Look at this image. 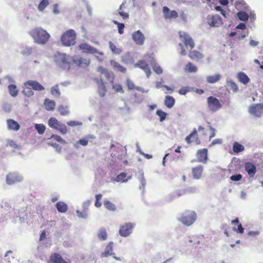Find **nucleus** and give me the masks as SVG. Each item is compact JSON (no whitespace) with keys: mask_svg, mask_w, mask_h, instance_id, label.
Segmentation results:
<instances>
[{"mask_svg":"<svg viewBox=\"0 0 263 263\" xmlns=\"http://www.w3.org/2000/svg\"><path fill=\"white\" fill-rule=\"evenodd\" d=\"M112 88L115 90L116 92H121L122 93L124 92L122 86L120 84L113 85Z\"/></svg>","mask_w":263,"mask_h":263,"instance_id":"nucleus-54","label":"nucleus"},{"mask_svg":"<svg viewBox=\"0 0 263 263\" xmlns=\"http://www.w3.org/2000/svg\"><path fill=\"white\" fill-rule=\"evenodd\" d=\"M51 92L52 95L59 97L61 93L59 89L58 86L57 85L51 88Z\"/></svg>","mask_w":263,"mask_h":263,"instance_id":"nucleus-51","label":"nucleus"},{"mask_svg":"<svg viewBox=\"0 0 263 263\" xmlns=\"http://www.w3.org/2000/svg\"><path fill=\"white\" fill-rule=\"evenodd\" d=\"M46 237V232L45 231H43L41 233L40 236V240H43Z\"/></svg>","mask_w":263,"mask_h":263,"instance_id":"nucleus-63","label":"nucleus"},{"mask_svg":"<svg viewBox=\"0 0 263 263\" xmlns=\"http://www.w3.org/2000/svg\"><path fill=\"white\" fill-rule=\"evenodd\" d=\"M119 14L120 16H121L124 19L128 18V14L127 13H126L124 11L123 12H119Z\"/></svg>","mask_w":263,"mask_h":263,"instance_id":"nucleus-61","label":"nucleus"},{"mask_svg":"<svg viewBox=\"0 0 263 263\" xmlns=\"http://www.w3.org/2000/svg\"><path fill=\"white\" fill-rule=\"evenodd\" d=\"M153 70L158 74H162L163 70L161 67L158 65H155L153 67Z\"/></svg>","mask_w":263,"mask_h":263,"instance_id":"nucleus-55","label":"nucleus"},{"mask_svg":"<svg viewBox=\"0 0 263 263\" xmlns=\"http://www.w3.org/2000/svg\"><path fill=\"white\" fill-rule=\"evenodd\" d=\"M263 105L260 104H256L252 105L249 108V112L255 116L259 117L262 112Z\"/></svg>","mask_w":263,"mask_h":263,"instance_id":"nucleus-15","label":"nucleus"},{"mask_svg":"<svg viewBox=\"0 0 263 263\" xmlns=\"http://www.w3.org/2000/svg\"><path fill=\"white\" fill-rule=\"evenodd\" d=\"M23 180V177L16 172L9 173L6 176V182L8 184H13Z\"/></svg>","mask_w":263,"mask_h":263,"instance_id":"nucleus-12","label":"nucleus"},{"mask_svg":"<svg viewBox=\"0 0 263 263\" xmlns=\"http://www.w3.org/2000/svg\"><path fill=\"white\" fill-rule=\"evenodd\" d=\"M8 89L10 92V94L12 97H16L18 94V90L17 89L16 86L15 85L11 84L8 86Z\"/></svg>","mask_w":263,"mask_h":263,"instance_id":"nucleus-39","label":"nucleus"},{"mask_svg":"<svg viewBox=\"0 0 263 263\" xmlns=\"http://www.w3.org/2000/svg\"><path fill=\"white\" fill-rule=\"evenodd\" d=\"M79 48L83 51V52L91 54L98 53V50L96 48L86 43H82L79 45Z\"/></svg>","mask_w":263,"mask_h":263,"instance_id":"nucleus-19","label":"nucleus"},{"mask_svg":"<svg viewBox=\"0 0 263 263\" xmlns=\"http://www.w3.org/2000/svg\"><path fill=\"white\" fill-rule=\"evenodd\" d=\"M31 48H26L24 51L22 52V54L23 55H29L31 53Z\"/></svg>","mask_w":263,"mask_h":263,"instance_id":"nucleus-60","label":"nucleus"},{"mask_svg":"<svg viewBox=\"0 0 263 263\" xmlns=\"http://www.w3.org/2000/svg\"><path fill=\"white\" fill-rule=\"evenodd\" d=\"M44 104L46 109L48 111L53 110L55 106V102L48 99H46L45 100Z\"/></svg>","mask_w":263,"mask_h":263,"instance_id":"nucleus-29","label":"nucleus"},{"mask_svg":"<svg viewBox=\"0 0 263 263\" xmlns=\"http://www.w3.org/2000/svg\"><path fill=\"white\" fill-rule=\"evenodd\" d=\"M110 64L111 66L114 68V69L118 71L121 72L122 73H125L126 72V68L123 66L121 65L117 62L111 60L110 61Z\"/></svg>","mask_w":263,"mask_h":263,"instance_id":"nucleus-26","label":"nucleus"},{"mask_svg":"<svg viewBox=\"0 0 263 263\" xmlns=\"http://www.w3.org/2000/svg\"><path fill=\"white\" fill-rule=\"evenodd\" d=\"M109 48L114 53L119 54L122 50L121 49L117 48L116 46L112 42H109Z\"/></svg>","mask_w":263,"mask_h":263,"instance_id":"nucleus-44","label":"nucleus"},{"mask_svg":"<svg viewBox=\"0 0 263 263\" xmlns=\"http://www.w3.org/2000/svg\"><path fill=\"white\" fill-rule=\"evenodd\" d=\"M72 62L79 67H87L90 62L89 58H84L82 57H78L72 60Z\"/></svg>","mask_w":263,"mask_h":263,"instance_id":"nucleus-16","label":"nucleus"},{"mask_svg":"<svg viewBox=\"0 0 263 263\" xmlns=\"http://www.w3.org/2000/svg\"><path fill=\"white\" fill-rule=\"evenodd\" d=\"M221 78L219 74H216L214 76H209L206 78V81L209 83H214L218 81Z\"/></svg>","mask_w":263,"mask_h":263,"instance_id":"nucleus-34","label":"nucleus"},{"mask_svg":"<svg viewBox=\"0 0 263 263\" xmlns=\"http://www.w3.org/2000/svg\"><path fill=\"white\" fill-rule=\"evenodd\" d=\"M67 125L70 126H74L78 125L81 124V123H79L78 122L74 121H70L67 123Z\"/></svg>","mask_w":263,"mask_h":263,"instance_id":"nucleus-58","label":"nucleus"},{"mask_svg":"<svg viewBox=\"0 0 263 263\" xmlns=\"http://www.w3.org/2000/svg\"><path fill=\"white\" fill-rule=\"evenodd\" d=\"M185 141L189 144H194L195 145H200L201 141L197 134V130L194 128L192 132L185 138Z\"/></svg>","mask_w":263,"mask_h":263,"instance_id":"nucleus-10","label":"nucleus"},{"mask_svg":"<svg viewBox=\"0 0 263 263\" xmlns=\"http://www.w3.org/2000/svg\"><path fill=\"white\" fill-rule=\"evenodd\" d=\"M23 92L25 96L28 97L32 96L34 94L33 91L31 89L29 86H25Z\"/></svg>","mask_w":263,"mask_h":263,"instance_id":"nucleus-48","label":"nucleus"},{"mask_svg":"<svg viewBox=\"0 0 263 263\" xmlns=\"http://www.w3.org/2000/svg\"><path fill=\"white\" fill-rule=\"evenodd\" d=\"M207 103L209 109L215 112L221 108L222 105L220 101L216 98L210 96L207 99Z\"/></svg>","mask_w":263,"mask_h":263,"instance_id":"nucleus-7","label":"nucleus"},{"mask_svg":"<svg viewBox=\"0 0 263 263\" xmlns=\"http://www.w3.org/2000/svg\"><path fill=\"white\" fill-rule=\"evenodd\" d=\"M78 143L83 146H86L88 144V141L85 139H80L78 141Z\"/></svg>","mask_w":263,"mask_h":263,"instance_id":"nucleus-59","label":"nucleus"},{"mask_svg":"<svg viewBox=\"0 0 263 263\" xmlns=\"http://www.w3.org/2000/svg\"><path fill=\"white\" fill-rule=\"evenodd\" d=\"M76 33L73 29H69L61 36V42L66 46H70L76 43Z\"/></svg>","mask_w":263,"mask_h":263,"instance_id":"nucleus-4","label":"nucleus"},{"mask_svg":"<svg viewBox=\"0 0 263 263\" xmlns=\"http://www.w3.org/2000/svg\"><path fill=\"white\" fill-rule=\"evenodd\" d=\"M98 237L100 240H105L107 239V235L105 228H102L100 229L98 233Z\"/></svg>","mask_w":263,"mask_h":263,"instance_id":"nucleus-35","label":"nucleus"},{"mask_svg":"<svg viewBox=\"0 0 263 263\" xmlns=\"http://www.w3.org/2000/svg\"><path fill=\"white\" fill-rule=\"evenodd\" d=\"M25 86H29L34 90H43L44 87L36 81L29 80L25 83Z\"/></svg>","mask_w":263,"mask_h":263,"instance_id":"nucleus-20","label":"nucleus"},{"mask_svg":"<svg viewBox=\"0 0 263 263\" xmlns=\"http://www.w3.org/2000/svg\"><path fill=\"white\" fill-rule=\"evenodd\" d=\"M104 205L105 207L108 209V210L111 211H115L116 209V205L111 202L110 201L108 200L104 201Z\"/></svg>","mask_w":263,"mask_h":263,"instance_id":"nucleus-40","label":"nucleus"},{"mask_svg":"<svg viewBox=\"0 0 263 263\" xmlns=\"http://www.w3.org/2000/svg\"><path fill=\"white\" fill-rule=\"evenodd\" d=\"M113 23L117 25L119 33L120 34L123 33L124 29V24L119 23L117 21H113Z\"/></svg>","mask_w":263,"mask_h":263,"instance_id":"nucleus-47","label":"nucleus"},{"mask_svg":"<svg viewBox=\"0 0 263 263\" xmlns=\"http://www.w3.org/2000/svg\"><path fill=\"white\" fill-rule=\"evenodd\" d=\"M48 125L59 131L62 134H66L67 129L66 125L59 122L55 118L51 117L48 120Z\"/></svg>","mask_w":263,"mask_h":263,"instance_id":"nucleus-6","label":"nucleus"},{"mask_svg":"<svg viewBox=\"0 0 263 263\" xmlns=\"http://www.w3.org/2000/svg\"><path fill=\"white\" fill-rule=\"evenodd\" d=\"M73 59L72 57L65 54H59L56 60L61 68L68 70L70 67V62Z\"/></svg>","mask_w":263,"mask_h":263,"instance_id":"nucleus-5","label":"nucleus"},{"mask_svg":"<svg viewBox=\"0 0 263 263\" xmlns=\"http://www.w3.org/2000/svg\"><path fill=\"white\" fill-rule=\"evenodd\" d=\"M203 171V167L202 165H198L193 167L192 170L193 178L199 179L201 178Z\"/></svg>","mask_w":263,"mask_h":263,"instance_id":"nucleus-22","label":"nucleus"},{"mask_svg":"<svg viewBox=\"0 0 263 263\" xmlns=\"http://www.w3.org/2000/svg\"><path fill=\"white\" fill-rule=\"evenodd\" d=\"M56 208L60 213H65L67 211V205L64 202L59 201L56 203Z\"/></svg>","mask_w":263,"mask_h":263,"instance_id":"nucleus-32","label":"nucleus"},{"mask_svg":"<svg viewBox=\"0 0 263 263\" xmlns=\"http://www.w3.org/2000/svg\"><path fill=\"white\" fill-rule=\"evenodd\" d=\"M58 110L60 114L62 116H66L68 115L69 111L67 106H64L63 105L59 106L58 107Z\"/></svg>","mask_w":263,"mask_h":263,"instance_id":"nucleus-46","label":"nucleus"},{"mask_svg":"<svg viewBox=\"0 0 263 263\" xmlns=\"http://www.w3.org/2000/svg\"><path fill=\"white\" fill-rule=\"evenodd\" d=\"M51 138H52L54 140L58 141V142H61L62 143H64V144H65L66 143V142L59 135H52L51 136Z\"/></svg>","mask_w":263,"mask_h":263,"instance_id":"nucleus-53","label":"nucleus"},{"mask_svg":"<svg viewBox=\"0 0 263 263\" xmlns=\"http://www.w3.org/2000/svg\"><path fill=\"white\" fill-rule=\"evenodd\" d=\"M48 144L49 145H50V146H52L53 147L55 148V150L57 152H58L59 153L61 152L62 147L59 144H58L57 143H50V142H49Z\"/></svg>","mask_w":263,"mask_h":263,"instance_id":"nucleus-57","label":"nucleus"},{"mask_svg":"<svg viewBox=\"0 0 263 263\" xmlns=\"http://www.w3.org/2000/svg\"><path fill=\"white\" fill-rule=\"evenodd\" d=\"M98 71L101 74L100 78H96L94 80L98 85V92L100 96L103 97L106 95L107 89L105 86V82L103 80L102 77H104L111 83H113L115 78L112 73L103 67H99L98 68Z\"/></svg>","mask_w":263,"mask_h":263,"instance_id":"nucleus-1","label":"nucleus"},{"mask_svg":"<svg viewBox=\"0 0 263 263\" xmlns=\"http://www.w3.org/2000/svg\"><path fill=\"white\" fill-rule=\"evenodd\" d=\"M221 139H215V140H214L212 142L210 146L213 145H215V144H221Z\"/></svg>","mask_w":263,"mask_h":263,"instance_id":"nucleus-62","label":"nucleus"},{"mask_svg":"<svg viewBox=\"0 0 263 263\" xmlns=\"http://www.w3.org/2000/svg\"><path fill=\"white\" fill-rule=\"evenodd\" d=\"M175 99L170 96H166L164 99V104L165 105L169 108H172L175 104Z\"/></svg>","mask_w":263,"mask_h":263,"instance_id":"nucleus-30","label":"nucleus"},{"mask_svg":"<svg viewBox=\"0 0 263 263\" xmlns=\"http://www.w3.org/2000/svg\"><path fill=\"white\" fill-rule=\"evenodd\" d=\"M226 87L228 90H232L234 93L239 90L237 85L232 80L227 81Z\"/></svg>","mask_w":263,"mask_h":263,"instance_id":"nucleus-27","label":"nucleus"},{"mask_svg":"<svg viewBox=\"0 0 263 263\" xmlns=\"http://www.w3.org/2000/svg\"><path fill=\"white\" fill-rule=\"evenodd\" d=\"M34 127L39 134L42 135L45 132L46 127L44 124H35Z\"/></svg>","mask_w":263,"mask_h":263,"instance_id":"nucleus-42","label":"nucleus"},{"mask_svg":"<svg viewBox=\"0 0 263 263\" xmlns=\"http://www.w3.org/2000/svg\"><path fill=\"white\" fill-rule=\"evenodd\" d=\"M162 12L165 19L171 20L172 18H176L178 17V14L176 11H171L166 6H164L163 7Z\"/></svg>","mask_w":263,"mask_h":263,"instance_id":"nucleus-14","label":"nucleus"},{"mask_svg":"<svg viewBox=\"0 0 263 263\" xmlns=\"http://www.w3.org/2000/svg\"><path fill=\"white\" fill-rule=\"evenodd\" d=\"M237 16L239 19L242 21H246L249 18V15L244 11H241L237 13Z\"/></svg>","mask_w":263,"mask_h":263,"instance_id":"nucleus-43","label":"nucleus"},{"mask_svg":"<svg viewBox=\"0 0 263 263\" xmlns=\"http://www.w3.org/2000/svg\"><path fill=\"white\" fill-rule=\"evenodd\" d=\"M102 197V195L101 194H97L96 195V201L95 203V205L97 208H100L102 203L100 202V200L101 199Z\"/></svg>","mask_w":263,"mask_h":263,"instance_id":"nucleus-50","label":"nucleus"},{"mask_svg":"<svg viewBox=\"0 0 263 263\" xmlns=\"http://www.w3.org/2000/svg\"><path fill=\"white\" fill-rule=\"evenodd\" d=\"M238 78L240 82L244 84H247L249 81V78L244 72H239L238 74Z\"/></svg>","mask_w":263,"mask_h":263,"instance_id":"nucleus-38","label":"nucleus"},{"mask_svg":"<svg viewBox=\"0 0 263 263\" xmlns=\"http://www.w3.org/2000/svg\"><path fill=\"white\" fill-rule=\"evenodd\" d=\"M29 33L35 43L42 45L46 44L50 37L49 34L41 28H34Z\"/></svg>","mask_w":263,"mask_h":263,"instance_id":"nucleus-2","label":"nucleus"},{"mask_svg":"<svg viewBox=\"0 0 263 263\" xmlns=\"http://www.w3.org/2000/svg\"><path fill=\"white\" fill-rule=\"evenodd\" d=\"M113 251V242L112 241L109 242L106 246L105 250L101 253V256L102 257H107L111 255H115L112 252Z\"/></svg>","mask_w":263,"mask_h":263,"instance_id":"nucleus-24","label":"nucleus"},{"mask_svg":"<svg viewBox=\"0 0 263 263\" xmlns=\"http://www.w3.org/2000/svg\"><path fill=\"white\" fill-rule=\"evenodd\" d=\"M48 5L49 2L48 0H42L38 5V9L42 11Z\"/></svg>","mask_w":263,"mask_h":263,"instance_id":"nucleus-45","label":"nucleus"},{"mask_svg":"<svg viewBox=\"0 0 263 263\" xmlns=\"http://www.w3.org/2000/svg\"><path fill=\"white\" fill-rule=\"evenodd\" d=\"M207 23L212 27H219L223 24L221 17L217 15H209L207 16Z\"/></svg>","mask_w":263,"mask_h":263,"instance_id":"nucleus-9","label":"nucleus"},{"mask_svg":"<svg viewBox=\"0 0 263 263\" xmlns=\"http://www.w3.org/2000/svg\"><path fill=\"white\" fill-rule=\"evenodd\" d=\"M245 168L250 177H253L256 172V166L252 162L245 163Z\"/></svg>","mask_w":263,"mask_h":263,"instance_id":"nucleus-21","label":"nucleus"},{"mask_svg":"<svg viewBox=\"0 0 263 263\" xmlns=\"http://www.w3.org/2000/svg\"><path fill=\"white\" fill-rule=\"evenodd\" d=\"M191 91V88L189 86L183 87L179 90V93L181 95H185Z\"/></svg>","mask_w":263,"mask_h":263,"instance_id":"nucleus-52","label":"nucleus"},{"mask_svg":"<svg viewBox=\"0 0 263 263\" xmlns=\"http://www.w3.org/2000/svg\"><path fill=\"white\" fill-rule=\"evenodd\" d=\"M132 176L127 177V173H122L117 176L116 181L117 182H125L130 179Z\"/></svg>","mask_w":263,"mask_h":263,"instance_id":"nucleus-31","label":"nucleus"},{"mask_svg":"<svg viewBox=\"0 0 263 263\" xmlns=\"http://www.w3.org/2000/svg\"><path fill=\"white\" fill-rule=\"evenodd\" d=\"M197 219V214L193 210H185L178 219L182 224L186 226H190L193 224Z\"/></svg>","mask_w":263,"mask_h":263,"instance_id":"nucleus-3","label":"nucleus"},{"mask_svg":"<svg viewBox=\"0 0 263 263\" xmlns=\"http://www.w3.org/2000/svg\"><path fill=\"white\" fill-rule=\"evenodd\" d=\"M196 157L199 162L206 163L208 160V149L206 148L200 149L197 151Z\"/></svg>","mask_w":263,"mask_h":263,"instance_id":"nucleus-13","label":"nucleus"},{"mask_svg":"<svg viewBox=\"0 0 263 263\" xmlns=\"http://www.w3.org/2000/svg\"><path fill=\"white\" fill-rule=\"evenodd\" d=\"M156 114L160 117V121H163L166 118V114L161 109H158Z\"/></svg>","mask_w":263,"mask_h":263,"instance_id":"nucleus-49","label":"nucleus"},{"mask_svg":"<svg viewBox=\"0 0 263 263\" xmlns=\"http://www.w3.org/2000/svg\"><path fill=\"white\" fill-rule=\"evenodd\" d=\"M135 66L142 69L145 72L148 78L150 76L151 71L148 65L145 62V61L143 60H140L135 64Z\"/></svg>","mask_w":263,"mask_h":263,"instance_id":"nucleus-18","label":"nucleus"},{"mask_svg":"<svg viewBox=\"0 0 263 263\" xmlns=\"http://www.w3.org/2000/svg\"><path fill=\"white\" fill-rule=\"evenodd\" d=\"M246 26L244 23H240L237 26V28L243 30L246 29Z\"/></svg>","mask_w":263,"mask_h":263,"instance_id":"nucleus-64","label":"nucleus"},{"mask_svg":"<svg viewBox=\"0 0 263 263\" xmlns=\"http://www.w3.org/2000/svg\"><path fill=\"white\" fill-rule=\"evenodd\" d=\"M241 178H242V175H240V174H237V175H232L230 177V179L232 181H239V180H240L241 179Z\"/></svg>","mask_w":263,"mask_h":263,"instance_id":"nucleus-56","label":"nucleus"},{"mask_svg":"<svg viewBox=\"0 0 263 263\" xmlns=\"http://www.w3.org/2000/svg\"><path fill=\"white\" fill-rule=\"evenodd\" d=\"M189 57L192 60L198 61L203 58L202 54L197 50H191L189 52Z\"/></svg>","mask_w":263,"mask_h":263,"instance_id":"nucleus-28","label":"nucleus"},{"mask_svg":"<svg viewBox=\"0 0 263 263\" xmlns=\"http://www.w3.org/2000/svg\"><path fill=\"white\" fill-rule=\"evenodd\" d=\"M49 261L51 263H68L62 258L61 255L57 253L51 255Z\"/></svg>","mask_w":263,"mask_h":263,"instance_id":"nucleus-23","label":"nucleus"},{"mask_svg":"<svg viewBox=\"0 0 263 263\" xmlns=\"http://www.w3.org/2000/svg\"><path fill=\"white\" fill-rule=\"evenodd\" d=\"M179 34L181 40L187 48H190L192 49L194 47V42L187 33L184 31H179Z\"/></svg>","mask_w":263,"mask_h":263,"instance_id":"nucleus-8","label":"nucleus"},{"mask_svg":"<svg viewBox=\"0 0 263 263\" xmlns=\"http://www.w3.org/2000/svg\"><path fill=\"white\" fill-rule=\"evenodd\" d=\"M134 224L129 222L125 223L120 226L119 234L121 236L127 237L133 231Z\"/></svg>","mask_w":263,"mask_h":263,"instance_id":"nucleus-11","label":"nucleus"},{"mask_svg":"<svg viewBox=\"0 0 263 263\" xmlns=\"http://www.w3.org/2000/svg\"><path fill=\"white\" fill-rule=\"evenodd\" d=\"M197 69V67L191 62L187 63L185 67V70L188 72H196Z\"/></svg>","mask_w":263,"mask_h":263,"instance_id":"nucleus-37","label":"nucleus"},{"mask_svg":"<svg viewBox=\"0 0 263 263\" xmlns=\"http://www.w3.org/2000/svg\"><path fill=\"white\" fill-rule=\"evenodd\" d=\"M231 223L238 224L237 229L235 228L233 229L235 231L240 234H242L244 232V229L242 228L241 224L239 222L238 218H236L235 219L232 220Z\"/></svg>","mask_w":263,"mask_h":263,"instance_id":"nucleus-36","label":"nucleus"},{"mask_svg":"<svg viewBox=\"0 0 263 263\" xmlns=\"http://www.w3.org/2000/svg\"><path fill=\"white\" fill-rule=\"evenodd\" d=\"M126 85H127L128 89L129 90H133V89H136L138 90H140V88L138 87H136L135 86L134 82L131 80H130L129 78H127L126 79Z\"/></svg>","mask_w":263,"mask_h":263,"instance_id":"nucleus-41","label":"nucleus"},{"mask_svg":"<svg viewBox=\"0 0 263 263\" xmlns=\"http://www.w3.org/2000/svg\"><path fill=\"white\" fill-rule=\"evenodd\" d=\"M132 36L133 40L137 45H142L144 44L145 37L140 30L134 32Z\"/></svg>","mask_w":263,"mask_h":263,"instance_id":"nucleus-17","label":"nucleus"},{"mask_svg":"<svg viewBox=\"0 0 263 263\" xmlns=\"http://www.w3.org/2000/svg\"><path fill=\"white\" fill-rule=\"evenodd\" d=\"M8 128L9 130L17 131L20 128L19 124L13 119H8L7 120Z\"/></svg>","mask_w":263,"mask_h":263,"instance_id":"nucleus-25","label":"nucleus"},{"mask_svg":"<svg viewBox=\"0 0 263 263\" xmlns=\"http://www.w3.org/2000/svg\"><path fill=\"white\" fill-rule=\"evenodd\" d=\"M245 150L243 145L240 144L237 142H235L233 145V151L235 153H239Z\"/></svg>","mask_w":263,"mask_h":263,"instance_id":"nucleus-33","label":"nucleus"}]
</instances>
